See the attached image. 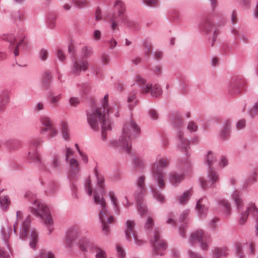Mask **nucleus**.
I'll use <instances>...</instances> for the list:
<instances>
[{
	"instance_id": "c85d7f7f",
	"label": "nucleus",
	"mask_w": 258,
	"mask_h": 258,
	"mask_svg": "<svg viewBox=\"0 0 258 258\" xmlns=\"http://www.w3.org/2000/svg\"><path fill=\"white\" fill-rule=\"evenodd\" d=\"M192 194V191L191 189L184 191L182 194L178 197L177 201L180 204H184L189 200Z\"/></svg>"
},
{
	"instance_id": "423d86ee",
	"label": "nucleus",
	"mask_w": 258,
	"mask_h": 258,
	"mask_svg": "<svg viewBox=\"0 0 258 258\" xmlns=\"http://www.w3.org/2000/svg\"><path fill=\"white\" fill-rule=\"evenodd\" d=\"M169 159H166L161 155H158L151 169L152 178L160 188H163L165 185V173L162 168L167 166Z\"/></svg>"
},
{
	"instance_id": "338daca9",
	"label": "nucleus",
	"mask_w": 258,
	"mask_h": 258,
	"mask_svg": "<svg viewBox=\"0 0 258 258\" xmlns=\"http://www.w3.org/2000/svg\"><path fill=\"white\" fill-rule=\"evenodd\" d=\"M235 249L236 253L239 254L240 258H243V256L241 254L242 251V246L241 243H237L235 245Z\"/></svg>"
},
{
	"instance_id": "39448f33",
	"label": "nucleus",
	"mask_w": 258,
	"mask_h": 258,
	"mask_svg": "<svg viewBox=\"0 0 258 258\" xmlns=\"http://www.w3.org/2000/svg\"><path fill=\"white\" fill-rule=\"evenodd\" d=\"M30 210L34 215L41 217L50 234L53 230V222L49 208L44 204L34 199Z\"/></svg>"
},
{
	"instance_id": "0eeeda50",
	"label": "nucleus",
	"mask_w": 258,
	"mask_h": 258,
	"mask_svg": "<svg viewBox=\"0 0 258 258\" xmlns=\"http://www.w3.org/2000/svg\"><path fill=\"white\" fill-rule=\"evenodd\" d=\"M177 137L179 140V149L185 153V157L179 160L177 167L179 170L187 172L191 168L190 161L188 158L189 149V141L186 139H184L181 132L178 133Z\"/></svg>"
},
{
	"instance_id": "2eb2a0df",
	"label": "nucleus",
	"mask_w": 258,
	"mask_h": 258,
	"mask_svg": "<svg viewBox=\"0 0 258 258\" xmlns=\"http://www.w3.org/2000/svg\"><path fill=\"white\" fill-rule=\"evenodd\" d=\"M249 214H251L253 217L258 219V208H257L255 204L253 203H250L246 207V210L241 213V216L239 219V222L243 224L246 221ZM256 233L258 235V220L256 222Z\"/></svg>"
},
{
	"instance_id": "a18cd8bd",
	"label": "nucleus",
	"mask_w": 258,
	"mask_h": 258,
	"mask_svg": "<svg viewBox=\"0 0 258 258\" xmlns=\"http://www.w3.org/2000/svg\"><path fill=\"white\" fill-rule=\"evenodd\" d=\"M151 190L156 200L160 203H163L164 202L165 197L162 194L158 192L153 188H151Z\"/></svg>"
},
{
	"instance_id": "c756f323",
	"label": "nucleus",
	"mask_w": 258,
	"mask_h": 258,
	"mask_svg": "<svg viewBox=\"0 0 258 258\" xmlns=\"http://www.w3.org/2000/svg\"><path fill=\"white\" fill-rule=\"evenodd\" d=\"M227 249L225 247L215 248L213 250V258H222L227 254Z\"/></svg>"
},
{
	"instance_id": "a211bd4d",
	"label": "nucleus",
	"mask_w": 258,
	"mask_h": 258,
	"mask_svg": "<svg viewBox=\"0 0 258 258\" xmlns=\"http://www.w3.org/2000/svg\"><path fill=\"white\" fill-rule=\"evenodd\" d=\"M245 84L244 80L241 78H236L231 81L229 86V92L231 94H239L240 88L243 87Z\"/></svg>"
},
{
	"instance_id": "aec40b11",
	"label": "nucleus",
	"mask_w": 258,
	"mask_h": 258,
	"mask_svg": "<svg viewBox=\"0 0 258 258\" xmlns=\"http://www.w3.org/2000/svg\"><path fill=\"white\" fill-rule=\"evenodd\" d=\"M30 216H27L22 223L20 232V238L22 240H25L27 237L30 229Z\"/></svg>"
},
{
	"instance_id": "bf43d9fd",
	"label": "nucleus",
	"mask_w": 258,
	"mask_h": 258,
	"mask_svg": "<svg viewBox=\"0 0 258 258\" xmlns=\"http://www.w3.org/2000/svg\"><path fill=\"white\" fill-rule=\"evenodd\" d=\"M136 82L140 86L141 89L142 86L147 85L146 80L140 75L136 76Z\"/></svg>"
},
{
	"instance_id": "bb28decb",
	"label": "nucleus",
	"mask_w": 258,
	"mask_h": 258,
	"mask_svg": "<svg viewBox=\"0 0 258 258\" xmlns=\"http://www.w3.org/2000/svg\"><path fill=\"white\" fill-rule=\"evenodd\" d=\"M28 157L30 159H31L35 162H37L40 164H42L40 156L38 154L36 150L34 148H31V149H30L29 152ZM40 167L42 168V165H41Z\"/></svg>"
},
{
	"instance_id": "e433bc0d",
	"label": "nucleus",
	"mask_w": 258,
	"mask_h": 258,
	"mask_svg": "<svg viewBox=\"0 0 258 258\" xmlns=\"http://www.w3.org/2000/svg\"><path fill=\"white\" fill-rule=\"evenodd\" d=\"M115 10L118 12V16L120 17L125 11L124 4L120 0H117L114 4Z\"/></svg>"
},
{
	"instance_id": "ea45409f",
	"label": "nucleus",
	"mask_w": 258,
	"mask_h": 258,
	"mask_svg": "<svg viewBox=\"0 0 258 258\" xmlns=\"http://www.w3.org/2000/svg\"><path fill=\"white\" fill-rule=\"evenodd\" d=\"M58 189V185L56 183H51L48 185L46 190L47 194L52 195L57 192Z\"/></svg>"
},
{
	"instance_id": "f257e3e1",
	"label": "nucleus",
	"mask_w": 258,
	"mask_h": 258,
	"mask_svg": "<svg viewBox=\"0 0 258 258\" xmlns=\"http://www.w3.org/2000/svg\"><path fill=\"white\" fill-rule=\"evenodd\" d=\"M108 94L103 98L101 108L96 107L87 113V121L92 130L98 131L101 129V140L106 141L107 132L111 130V123L109 114L116 110L115 106H109L108 104Z\"/></svg>"
},
{
	"instance_id": "b1692460",
	"label": "nucleus",
	"mask_w": 258,
	"mask_h": 258,
	"mask_svg": "<svg viewBox=\"0 0 258 258\" xmlns=\"http://www.w3.org/2000/svg\"><path fill=\"white\" fill-rule=\"evenodd\" d=\"M218 205L219 209L224 212L226 215L228 216L230 214L231 208L227 201L224 199L219 200Z\"/></svg>"
},
{
	"instance_id": "f3484780",
	"label": "nucleus",
	"mask_w": 258,
	"mask_h": 258,
	"mask_svg": "<svg viewBox=\"0 0 258 258\" xmlns=\"http://www.w3.org/2000/svg\"><path fill=\"white\" fill-rule=\"evenodd\" d=\"M141 90L143 92L150 93L151 95L154 97H158L162 93V88L158 84L153 85L147 83L146 85L141 87Z\"/></svg>"
},
{
	"instance_id": "412c9836",
	"label": "nucleus",
	"mask_w": 258,
	"mask_h": 258,
	"mask_svg": "<svg viewBox=\"0 0 258 258\" xmlns=\"http://www.w3.org/2000/svg\"><path fill=\"white\" fill-rule=\"evenodd\" d=\"M184 179L183 174H178L175 172H171L169 175V181L174 186L178 185Z\"/></svg>"
},
{
	"instance_id": "72a5a7b5",
	"label": "nucleus",
	"mask_w": 258,
	"mask_h": 258,
	"mask_svg": "<svg viewBox=\"0 0 258 258\" xmlns=\"http://www.w3.org/2000/svg\"><path fill=\"white\" fill-rule=\"evenodd\" d=\"M51 171L58 172L60 170V164L59 159L56 156H54L51 159Z\"/></svg>"
},
{
	"instance_id": "4d7b16f0",
	"label": "nucleus",
	"mask_w": 258,
	"mask_h": 258,
	"mask_svg": "<svg viewBox=\"0 0 258 258\" xmlns=\"http://www.w3.org/2000/svg\"><path fill=\"white\" fill-rule=\"evenodd\" d=\"M172 121L173 125L177 128L180 127L183 123L180 117L178 116L174 117Z\"/></svg>"
},
{
	"instance_id": "0e129e2a",
	"label": "nucleus",
	"mask_w": 258,
	"mask_h": 258,
	"mask_svg": "<svg viewBox=\"0 0 258 258\" xmlns=\"http://www.w3.org/2000/svg\"><path fill=\"white\" fill-rule=\"evenodd\" d=\"M144 4L149 7H154L158 5V0H143Z\"/></svg>"
},
{
	"instance_id": "7c9ffc66",
	"label": "nucleus",
	"mask_w": 258,
	"mask_h": 258,
	"mask_svg": "<svg viewBox=\"0 0 258 258\" xmlns=\"http://www.w3.org/2000/svg\"><path fill=\"white\" fill-rule=\"evenodd\" d=\"M47 132H49L48 137L49 139H51L56 137L58 134V131L54 126V125L50 128H42L40 130V133L42 134H44Z\"/></svg>"
},
{
	"instance_id": "c9c22d12",
	"label": "nucleus",
	"mask_w": 258,
	"mask_h": 258,
	"mask_svg": "<svg viewBox=\"0 0 258 258\" xmlns=\"http://www.w3.org/2000/svg\"><path fill=\"white\" fill-rule=\"evenodd\" d=\"M61 137L64 140L69 141L70 139V129L68 125L63 122L61 124Z\"/></svg>"
},
{
	"instance_id": "ddd939ff",
	"label": "nucleus",
	"mask_w": 258,
	"mask_h": 258,
	"mask_svg": "<svg viewBox=\"0 0 258 258\" xmlns=\"http://www.w3.org/2000/svg\"><path fill=\"white\" fill-rule=\"evenodd\" d=\"M82 230L77 226H74L68 228L66 232L65 245L68 247H71L75 242H77V239L81 237Z\"/></svg>"
},
{
	"instance_id": "603ef678",
	"label": "nucleus",
	"mask_w": 258,
	"mask_h": 258,
	"mask_svg": "<svg viewBox=\"0 0 258 258\" xmlns=\"http://www.w3.org/2000/svg\"><path fill=\"white\" fill-rule=\"evenodd\" d=\"M187 128L190 133L196 132L198 130V126L196 122L193 121H190L188 123Z\"/></svg>"
},
{
	"instance_id": "4be33fe9",
	"label": "nucleus",
	"mask_w": 258,
	"mask_h": 258,
	"mask_svg": "<svg viewBox=\"0 0 258 258\" xmlns=\"http://www.w3.org/2000/svg\"><path fill=\"white\" fill-rule=\"evenodd\" d=\"M21 37L24 36L18 34H14L13 33L4 34L1 36L2 39L8 41L11 45L14 44L17 39L21 40L22 39Z\"/></svg>"
},
{
	"instance_id": "69168bd1",
	"label": "nucleus",
	"mask_w": 258,
	"mask_h": 258,
	"mask_svg": "<svg viewBox=\"0 0 258 258\" xmlns=\"http://www.w3.org/2000/svg\"><path fill=\"white\" fill-rule=\"evenodd\" d=\"M149 117L153 120L157 119L158 118V114L154 109H150L149 111Z\"/></svg>"
},
{
	"instance_id": "4468645a",
	"label": "nucleus",
	"mask_w": 258,
	"mask_h": 258,
	"mask_svg": "<svg viewBox=\"0 0 258 258\" xmlns=\"http://www.w3.org/2000/svg\"><path fill=\"white\" fill-rule=\"evenodd\" d=\"M135 226V223L134 221L129 220L126 221L124 228L125 237L128 241H131L132 236H133L136 244L140 246L144 244V241L139 239V236L134 229Z\"/></svg>"
},
{
	"instance_id": "774afa93",
	"label": "nucleus",
	"mask_w": 258,
	"mask_h": 258,
	"mask_svg": "<svg viewBox=\"0 0 258 258\" xmlns=\"http://www.w3.org/2000/svg\"><path fill=\"white\" fill-rule=\"evenodd\" d=\"M107 43H108L109 47L111 49H114L116 46L117 45V41L113 37H112L110 39L108 40Z\"/></svg>"
},
{
	"instance_id": "7ed1b4c3",
	"label": "nucleus",
	"mask_w": 258,
	"mask_h": 258,
	"mask_svg": "<svg viewBox=\"0 0 258 258\" xmlns=\"http://www.w3.org/2000/svg\"><path fill=\"white\" fill-rule=\"evenodd\" d=\"M153 225V219L151 217L149 216L145 223L144 227L149 231L154 254L156 255H162L166 249V244L165 241L160 239V229L158 228L152 229Z\"/></svg>"
},
{
	"instance_id": "79ce46f5",
	"label": "nucleus",
	"mask_w": 258,
	"mask_h": 258,
	"mask_svg": "<svg viewBox=\"0 0 258 258\" xmlns=\"http://www.w3.org/2000/svg\"><path fill=\"white\" fill-rule=\"evenodd\" d=\"M230 123L229 121H227L224 126V128L222 130L221 132V137L223 139H226L229 135Z\"/></svg>"
},
{
	"instance_id": "cd10ccee",
	"label": "nucleus",
	"mask_w": 258,
	"mask_h": 258,
	"mask_svg": "<svg viewBox=\"0 0 258 258\" xmlns=\"http://www.w3.org/2000/svg\"><path fill=\"white\" fill-rule=\"evenodd\" d=\"M29 245L32 248L35 249L38 240V233L35 229H31Z\"/></svg>"
},
{
	"instance_id": "9d476101",
	"label": "nucleus",
	"mask_w": 258,
	"mask_h": 258,
	"mask_svg": "<svg viewBox=\"0 0 258 258\" xmlns=\"http://www.w3.org/2000/svg\"><path fill=\"white\" fill-rule=\"evenodd\" d=\"M210 241V236L205 234L200 229L192 232L188 239V243L194 246L197 242L200 244L201 248L203 250H207L208 248V243Z\"/></svg>"
},
{
	"instance_id": "4c0bfd02",
	"label": "nucleus",
	"mask_w": 258,
	"mask_h": 258,
	"mask_svg": "<svg viewBox=\"0 0 258 258\" xmlns=\"http://www.w3.org/2000/svg\"><path fill=\"white\" fill-rule=\"evenodd\" d=\"M40 122L42 125L44 126L43 128H50L54 125L52 120L49 117L46 116H42L41 117Z\"/></svg>"
},
{
	"instance_id": "58836bf2",
	"label": "nucleus",
	"mask_w": 258,
	"mask_h": 258,
	"mask_svg": "<svg viewBox=\"0 0 258 258\" xmlns=\"http://www.w3.org/2000/svg\"><path fill=\"white\" fill-rule=\"evenodd\" d=\"M212 27L213 24L210 20H204L200 24V27L207 33L211 31Z\"/></svg>"
},
{
	"instance_id": "dca6fc26",
	"label": "nucleus",
	"mask_w": 258,
	"mask_h": 258,
	"mask_svg": "<svg viewBox=\"0 0 258 258\" xmlns=\"http://www.w3.org/2000/svg\"><path fill=\"white\" fill-rule=\"evenodd\" d=\"M207 176L209 180V183H207L206 181L203 179H199V182L201 186L204 189L208 188H213L215 187L216 184L219 181V177L216 172L210 168L208 170Z\"/></svg>"
},
{
	"instance_id": "c03bdc74",
	"label": "nucleus",
	"mask_w": 258,
	"mask_h": 258,
	"mask_svg": "<svg viewBox=\"0 0 258 258\" xmlns=\"http://www.w3.org/2000/svg\"><path fill=\"white\" fill-rule=\"evenodd\" d=\"M1 232L2 233L3 239L5 243V245L7 246L9 250H10L8 240L11 235L12 232V228H9L8 235H6V234L5 232L4 229L3 227H2L1 228Z\"/></svg>"
},
{
	"instance_id": "864d4df0",
	"label": "nucleus",
	"mask_w": 258,
	"mask_h": 258,
	"mask_svg": "<svg viewBox=\"0 0 258 258\" xmlns=\"http://www.w3.org/2000/svg\"><path fill=\"white\" fill-rule=\"evenodd\" d=\"M36 258H54V254L50 251H42Z\"/></svg>"
},
{
	"instance_id": "2f4dec72",
	"label": "nucleus",
	"mask_w": 258,
	"mask_h": 258,
	"mask_svg": "<svg viewBox=\"0 0 258 258\" xmlns=\"http://www.w3.org/2000/svg\"><path fill=\"white\" fill-rule=\"evenodd\" d=\"M62 94H51L49 96V100L51 104L55 107L58 106L62 98Z\"/></svg>"
},
{
	"instance_id": "a878e982",
	"label": "nucleus",
	"mask_w": 258,
	"mask_h": 258,
	"mask_svg": "<svg viewBox=\"0 0 258 258\" xmlns=\"http://www.w3.org/2000/svg\"><path fill=\"white\" fill-rule=\"evenodd\" d=\"M108 196L110 199L112 205H113V209L116 214H119V207L117 203V199L115 194L113 191L108 192Z\"/></svg>"
},
{
	"instance_id": "de8ad7c7",
	"label": "nucleus",
	"mask_w": 258,
	"mask_h": 258,
	"mask_svg": "<svg viewBox=\"0 0 258 258\" xmlns=\"http://www.w3.org/2000/svg\"><path fill=\"white\" fill-rule=\"evenodd\" d=\"M95 175L97 178V184L99 187H100V189L101 190V192L103 194L104 192L103 190V183H104V177L102 175L99 174L97 172L95 173Z\"/></svg>"
},
{
	"instance_id": "6e6d98bb",
	"label": "nucleus",
	"mask_w": 258,
	"mask_h": 258,
	"mask_svg": "<svg viewBox=\"0 0 258 258\" xmlns=\"http://www.w3.org/2000/svg\"><path fill=\"white\" fill-rule=\"evenodd\" d=\"M81 53L85 57H88L92 54V50L91 48L85 46L82 48Z\"/></svg>"
},
{
	"instance_id": "5701e85b",
	"label": "nucleus",
	"mask_w": 258,
	"mask_h": 258,
	"mask_svg": "<svg viewBox=\"0 0 258 258\" xmlns=\"http://www.w3.org/2000/svg\"><path fill=\"white\" fill-rule=\"evenodd\" d=\"M231 197L235 202L237 210L240 211L243 206L240 192L237 190H234L232 192Z\"/></svg>"
},
{
	"instance_id": "49530a36",
	"label": "nucleus",
	"mask_w": 258,
	"mask_h": 258,
	"mask_svg": "<svg viewBox=\"0 0 258 258\" xmlns=\"http://www.w3.org/2000/svg\"><path fill=\"white\" fill-rule=\"evenodd\" d=\"M232 33L237 38L239 37L241 40L244 42H247L248 37L244 34H239L237 30L233 29L231 30Z\"/></svg>"
},
{
	"instance_id": "13d9d810",
	"label": "nucleus",
	"mask_w": 258,
	"mask_h": 258,
	"mask_svg": "<svg viewBox=\"0 0 258 258\" xmlns=\"http://www.w3.org/2000/svg\"><path fill=\"white\" fill-rule=\"evenodd\" d=\"M106 20L110 22V27L112 31H114L117 27V23L115 21L113 16H108L106 17Z\"/></svg>"
},
{
	"instance_id": "20e7f679",
	"label": "nucleus",
	"mask_w": 258,
	"mask_h": 258,
	"mask_svg": "<svg viewBox=\"0 0 258 258\" xmlns=\"http://www.w3.org/2000/svg\"><path fill=\"white\" fill-rule=\"evenodd\" d=\"M94 201L99 208L98 217L101 224L102 230L105 235H107L109 232L107 224L113 223L115 219L112 216H109V211L107 208L105 199L102 196H99L94 192Z\"/></svg>"
},
{
	"instance_id": "09e8293b",
	"label": "nucleus",
	"mask_w": 258,
	"mask_h": 258,
	"mask_svg": "<svg viewBox=\"0 0 258 258\" xmlns=\"http://www.w3.org/2000/svg\"><path fill=\"white\" fill-rule=\"evenodd\" d=\"M73 3L78 8H82L88 5L87 0H72Z\"/></svg>"
},
{
	"instance_id": "e2e57ef3",
	"label": "nucleus",
	"mask_w": 258,
	"mask_h": 258,
	"mask_svg": "<svg viewBox=\"0 0 258 258\" xmlns=\"http://www.w3.org/2000/svg\"><path fill=\"white\" fill-rule=\"evenodd\" d=\"M248 251L251 255H254L255 252V244L253 242L250 241L246 243Z\"/></svg>"
},
{
	"instance_id": "9b49d317",
	"label": "nucleus",
	"mask_w": 258,
	"mask_h": 258,
	"mask_svg": "<svg viewBox=\"0 0 258 258\" xmlns=\"http://www.w3.org/2000/svg\"><path fill=\"white\" fill-rule=\"evenodd\" d=\"M77 244L80 249L84 252L90 250H97L96 258H107L106 252L104 250L96 246L93 242L86 237H81L79 239Z\"/></svg>"
},
{
	"instance_id": "393cba45",
	"label": "nucleus",
	"mask_w": 258,
	"mask_h": 258,
	"mask_svg": "<svg viewBox=\"0 0 258 258\" xmlns=\"http://www.w3.org/2000/svg\"><path fill=\"white\" fill-rule=\"evenodd\" d=\"M203 199H199L196 204V209L197 210L198 214L200 217L205 216L208 212V208L205 205L202 204Z\"/></svg>"
},
{
	"instance_id": "6e6552de",
	"label": "nucleus",
	"mask_w": 258,
	"mask_h": 258,
	"mask_svg": "<svg viewBox=\"0 0 258 258\" xmlns=\"http://www.w3.org/2000/svg\"><path fill=\"white\" fill-rule=\"evenodd\" d=\"M145 176H140L136 180L137 189L138 193L136 196L138 210L142 215H145L147 212L146 206L143 204V198L146 192L145 188Z\"/></svg>"
},
{
	"instance_id": "473e14b6",
	"label": "nucleus",
	"mask_w": 258,
	"mask_h": 258,
	"mask_svg": "<svg viewBox=\"0 0 258 258\" xmlns=\"http://www.w3.org/2000/svg\"><path fill=\"white\" fill-rule=\"evenodd\" d=\"M128 103V107L130 109L133 108L137 104L138 101L136 97V92H131L128 96L127 98Z\"/></svg>"
},
{
	"instance_id": "680f3d73",
	"label": "nucleus",
	"mask_w": 258,
	"mask_h": 258,
	"mask_svg": "<svg viewBox=\"0 0 258 258\" xmlns=\"http://www.w3.org/2000/svg\"><path fill=\"white\" fill-rule=\"evenodd\" d=\"M48 56V51L45 49H41L39 51V58L42 60L45 61L47 59Z\"/></svg>"
},
{
	"instance_id": "37998d69",
	"label": "nucleus",
	"mask_w": 258,
	"mask_h": 258,
	"mask_svg": "<svg viewBox=\"0 0 258 258\" xmlns=\"http://www.w3.org/2000/svg\"><path fill=\"white\" fill-rule=\"evenodd\" d=\"M133 166L136 168H142L144 166V161L139 157H135L133 162Z\"/></svg>"
},
{
	"instance_id": "5fc2aeb1",
	"label": "nucleus",
	"mask_w": 258,
	"mask_h": 258,
	"mask_svg": "<svg viewBox=\"0 0 258 258\" xmlns=\"http://www.w3.org/2000/svg\"><path fill=\"white\" fill-rule=\"evenodd\" d=\"M43 142V140L41 138H36L31 140L30 142V147L32 148L35 149Z\"/></svg>"
},
{
	"instance_id": "1a4fd4ad",
	"label": "nucleus",
	"mask_w": 258,
	"mask_h": 258,
	"mask_svg": "<svg viewBox=\"0 0 258 258\" xmlns=\"http://www.w3.org/2000/svg\"><path fill=\"white\" fill-rule=\"evenodd\" d=\"M74 151L70 147L66 149V161L69 167L70 176L75 179L77 178L80 173V164L78 160L73 157Z\"/></svg>"
},
{
	"instance_id": "3c124183",
	"label": "nucleus",
	"mask_w": 258,
	"mask_h": 258,
	"mask_svg": "<svg viewBox=\"0 0 258 258\" xmlns=\"http://www.w3.org/2000/svg\"><path fill=\"white\" fill-rule=\"evenodd\" d=\"M249 113L251 117H258V101L249 110Z\"/></svg>"
},
{
	"instance_id": "f8f14e48",
	"label": "nucleus",
	"mask_w": 258,
	"mask_h": 258,
	"mask_svg": "<svg viewBox=\"0 0 258 258\" xmlns=\"http://www.w3.org/2000/svg\"><path fill=\"white\" fill-rule=\"evenodd\" d=\"M89 68L87 60L84 58H76L72 60L70 72L75 76H80L82 72H86Z\"/></svg>"
},
{
	"instance_id": "f03ea898",
	"label": "nucleus",
	"mask_w": 258,
	"mask_h": 258,
	"mask_svg": "<svg viewBox=\"0 0 258 258\" xmlns=\"http://www.w3.org/2000/svg\"><path fill=\"white\" fill-rule=\"evenodd\" d=\"M140 131L139 125L134 120L130 119L124 122L119 139L111 140L108 145L129 153L131 149V140L139 134Z\"/></svg>"
},
{
	"instance_id": "a19ab883",
	"label": "nucleus",
	"mask_w": 258,
	"mask_h": 258,
	"mask_svg": "<svg viewBox=\"0 0 258 258\" xmlns=\"http://www.w3.org/2000/svg\"><path fill=\"white\" fill-rule=\"evenodd\" d=\"M215 161L216 157L214 154L212 152L209 151L206 156V161L209 169L212 168V166H213Z\"/></svg>"
},
{
	"instance_id": "6ab92c4d",
	"label": "nucleus",
	"mask_w": 258,
	"mask_h": 258,
	"mask_svg": "<svg viewBox=\"0 0 258 258\" xmlns=\"http://www.w3.org/2000/svg\"><path fill=\"white\" fill-rule=\"evenodd\" d=\"M10 102L9 92L7 90L0 91V114L4 112Z\"/></svg>"
},
{
	"instance_id": "052dcab7",
	"label": "nucleus",
	"mask_w": 258,
	"mask_h": 258,
	"mask_svg": "<svg viewBox=\"0 0 258 258\" xmlns=\"http://www.w3.org/2000/svg\"><path fill=\"white\" fill-rule=\"evenodd\" d=\"M85 189L88 195L90 196L92 194L91 182L89 178L87 179L85 183Z\"/></svg>"
},
{
	"instance_id": "8fccbe9b",
	"label": "nucleus",
	"mask_w": 258,
	"mask_h": 258,
	"mask_svg": "<svg viewBox=\"0 0 258 258\" xmlns=\"http://www.w3.org/2000/svg\"><path fill=\"white\" fill-rule=\"evenodd\" d=\"M22 39L19 40V42L17 44L16 47L14 51V53L15 56L18 55L19 51L18 48L20 47H24L26 45V42L25 41V37H21Z\"/></svg>"
},
{
	"instance_id": "f704fd0d",
	"label": "nucleus",
	"mask_w": 258,
	"mask_h": 258,
	"mask_svg": "<svg viewBox=\"0 0 258 258\" xmlns=\"http://www.w3.org/2000/svg\"><path fill=\"white\" fill-rule=\"evenodd\" d=\"M10 204V201L7 196H0V207L3 211H6Z\"/></svg>"
}]
</instances>
